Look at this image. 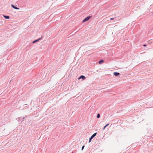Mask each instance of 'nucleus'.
Listing matches in <instances>:
<instances>
[{
  "label": "nucleus",
  "mask_w": 153,
  "mask_h": 153,
  "mask_svg": "<svg viewBox=\"0 0 153 153\" xmlns=\"http://www.w3.org/2000/svg\"><path fill=\"white\" fill-rule=\"evenodd\" d=\"M106 126H105L103 128V129L104 130Z\"/></svg>",
  "instance_id": "12"
},
{
  "label": "nucleus",
  "mask_w": 153,
  "mask_h": 153,
  "mask_svg": "<svg viewBox=\"0 0 153 153\" xmlns=\"http://www.w3.org/2000/svg\"><path fill=\"white\" fill-rule=\"evenodd\" d=\"M100 114H98L97 116V117L99 118L100 117Z\"/></svg>",
  "instance_id": "9"
},
{
  "label": "nucleus",
  "mask_w": 153,
  "mask_h": 153,
  "mask_svg": "<svg viewBox=\"0 0 153 153\" xmlns=\"http://www.w3.org/2000/svg\"><path fill=\"white\" fill-rule=\"evenodd\" d=\"M82 79L83 80H84L85 79V77L84 76L82 75L78 78V79Z\"/></svg>",
  "instance_id": "2"
},
{
  "label": "nucleus",
  "mask_w": 153,
  "mask_h": 153,
  "mask_svg": "<svg viewBox=\"0 0 153 153\" xmlns=\"http://www.w3.org/2000/svg\"><path fill=\"white\" fill-rule=\"evenodd\" d=\"M4 18L6 19H9L10 18L9 16H4Z\"/></svg>",
  "instance_id": "7"
},
{
  "label": "nucleus",
  "mask_w": 153,
  "mask_h": 153,
  "mask_svg": "<svg viewBox=\"0 0 153 153\" xmlns=\"http://www.w3.org/2000/svg\"><path fill=\"white\" fill-rule=\"evenodd\" d=\"M143 46H146V45H143Z\"/></svg>",
  "instance_id": "15"
},
{
  "label": "nucleus",
  "mask_w": 153,
  "mask_h": 153,
  "mask_svg": "<svg viewBox=\"0 0 153 153\" xmlns=\"http://www.w3.org/2000/svg\"><path fill=\"white\" fill-rule=\"evenodd\" d=\"M109 125V124H106V125H105V126H108Z\"/></svg>",
  "instance_id": "14"
},
{
  "label": "nucleus",
  "mask_w": 153,
  "mask_h": 153,
  "mask_svg": "<svg viewBox=\"0 0 153 153\" xmlns=\"http://www.w3.org/2000/svg\"><path fill=\"white\" fill-rule=\"evenodd\" d=\"M11 6L12 7H13V8H14V9H16V10H19V8H18V7H15V6H14L12 4Z\"/></svg>",
  "instance_id": "3"
},
{
  "label": "nucleus",
  "mask_w": 153,
  "mask_h": 153,
  "mask_svg": "<svg viewBox=\"0 0 153 153\" xmlns=\"http://www.w3.org/2000/svg\"><path fill=\"white\" fill-rule=\"evenodd\" d=\"M114 74L115 76H117L119 75L120 74L117 72H114Z\"/></svg>",
  "instance_id": "4"
},
{
  "label": "nucleus",
  "mask_w": 153,
  "mask_h": 153,
  "mask_svg": "<svg viewBox=\"0 0 153 153\" xmlns=\"http://www.w3.org/2000/svg\"><path fill=\"white\" fill-rule=\"evenodd\" d=\"M92 139L91 137H90V138L89 139V142H91V139Z\"/></svg>",
  "instance_id": "10"
},
{
  "label": "nucleus",
  "mask_w": 153,
  "mask_h": 153,
  "mask_svg": "<svg viewBox=\"0 0 153 153\" xmlns=\"http://www.w3.org/2000/svg\"><path fill=\"white\" fill-rule=\"evenodd\" d=\"M110 19L111 20H113L114 19V18H110Z\"/></svg>",
  "instance_id": "13"
},
{
  "label": "nucleus",
  "mask_w": 153,
  "mask_h": 153,
  "mask_svg": "<svg viewBox=\"0 0 153 153\" xmlns=\"http://www.w3.org/2000/svg\"><path fill=\"white\" fill-rule=\"evenodd\" d=\"M90 18H91L90 16H88V17H87L82 21L83 22H84L88 21L90 19Z\"/></svg>",
  "instance_id": "1"
},
{
  "label": "nucleus",
  "mask_w": 153,
  "mask_h": 153,
  "mask_svg": "<svg viewBox=\"0 0 153 153\" xmlns=\"http://www.w3.org/2000/svg\"><path fill=\"white\" fill-rule=\"evenodd\" d=\"M103 62H104V60H101L99 62V64H101L103 63Z\"/></svg>",
  "instance_id": "6"
},
{
  "label": "nucleus",
  "mask_w": 153,
  "mask_h": 153,
  "mask_svg": "<svg viewBox=\"0 0 153 153\" xmlns=\"http://www.w3.org/2000/svg\"><path fill=\"white\" fill-rule=\"evenodd\" d=\"M96 134L97 133L96 132L94 133L93 135H92L91 137L93 138L94 137H95L96 135Z\"/></svg>",
  "instance_id": "5"
},
{
  "label": "nucleus",
  "mask_w": 153,
  "mask_h": 153,
  "mask_svg": "<svg viewBox=\"0 0 153 153\" xmlns=\"http://www.w3.org/2000/svg\"><path fill=\"white\" fill-rule=\"evenodd\" d=\"M84 147H85L84 146H82V150L83 149H84Z\"/></svg>",
  "instance_id": "11"
},
{
  "label": "nucleus",
  "mask_w": 153,
  "mask_h": 153,
  "mask_svg": "<svg viewBox=\"0 0 153 153\" xmlns=\"http://www.w3.org/2000/svg\"><path fill=\"white\" fill-rule=\"evenodd\" d=\"M40 39H41V38H39V39H37V40H36L35 41H33V43H34L36 42H38V41H39V40Z\"/></svg>",
  "instance_id": "8"
}]
</instances>
